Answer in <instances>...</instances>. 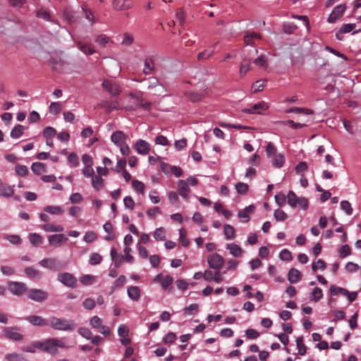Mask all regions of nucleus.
<instances>
[{
	"instance_id": "f704fd0d",
	"label": "nucleus",
	"mask_w": 361,
	"mask_h": 361,
	"mask_svg": "<svg viewBox=\"0 0 361 361\" xmlns=\"http://www.w3.org/2000/svg\"><path fill=\"white\" fill-rule=\"evenodd\" d=\"M44 211L51 214L59 215L63 212L62 208L59 206H47L44 208Z\"/></svg>"
},
{
	"instance_id": "8fccbe9b",
	"label": "nucleus",
	"mask_w": 361,
	"mask_h": 361,
	"mask_svg": "<svg viewBox=\"0 0 361 361\" xmlns=\"http://www.w3.org/2000/svg\"><path fill=\"white\" fill-rule=\"evenodd\" d=\"M253 63L256 64L257 66H259L260 67H263L265 69L267 67V59L264 55H260L258 56Z\"/></svg>"
},
{
	"instance_id": "4d7b16f0",
	"label": "nucleus",
	"mask_w": 361,
	"mask_h": 361,
	"mask_svg": "<svg viewBox=\"0 0 361 361\" xmlns=\"http://www.w3.org/2000/svg\"><path fill=\"white\" fill-rule=\"evenodd\" d=\"M341 208L345 211L348 215H350L353 213V209L350 203L347 200H343L341 202Z\"/></svg>"
},
{
	"instance_id": "e433bc0d",
	"label": "nucleus",
	"mask_w": 361,
	"mask_h": 361,
	"mask_svg": "<svg viewBox=\"0 0 361 361\" xmlns=\"http://www.w3.org/2000/svg\"><path fill=\"white\" fill-rule=\"evenodd\" d=\"M286 113H301L303 114L310 115L312 114V111L309 109L293 107L288 109L285 111Z\"/></svg>"
},
{
	"instance_id": "f03ea898",
	"label": "nucleus",
	"mask_w": 361,
	"mask_h": 361,
	"mask_svg": "<svg viewBox=\"0 0 361 361\" xmlns=\"http://www.w3.org/2000/svg\"><path fill=\"white\" fill-rule=\"evenodd\" d=\"M39 264L47 269H51L54 271H60L63 269L66 264L58 260L55 257L45 258L41 260Z\"/></svg>"
},
{
	"instance_id": "f257e3e1",
	"label": "nucleus",
	"mask_w": 361,
	"mask_h": 361,
	"mask_svg": "<svg viewBox=\"0 0 361 361\" xmlns=\"http://www.w3.org/2000/svg\"><path fill=\"white\" fill-rule=\"evenodd\" d=\"M49 326L58 331H72L75 329V324L73 321L51 317L49 318Z\"/></svg>"
},
{
	"instance_id": "6e6552de",
	"label": "nucleus",
	"mask_w": 361,
	"mask_h": 361,
	"mask_svg": "<svg viewBox=\"0 0 361 361\" xmlns=\"http://www.w3.org/2000/svg\"><path fill=\"white\" fill-rule=\"evenodd\" d=\"M8 289L16 295H20L27 290L25 283L23 282L9 281Z\"/></svg>"
},
{
	"instance_id": "cd10ccee",
	"label": "nucleus",
	"mask_w": 361,
	"mask_h": 361,
	"mask_svg": "<svg viewBox=\"0 0 361 361\" xmlns=\"http://www.w3.org/2000/svg\"><path fill=\"white\" fill-rule=\"evenodd\" d=\"M42 229L47 232H62L64 230L61 225H54L51 224H44Z\"/></svg>"
},
{
	"instance_id": "a19ab883",
	"label": "nucleus",
	"mask_w": 361,
	"mask_h": 361,
	"mask_svg": "<svg viewBox=\"0 0 361 361\" xmlns=\"http://www.w3.org/2000/svg\"><path fill=\"white\" fill-rule=\"evenodd\" d=\"M132 185L135 190L142 195L144 194L145 187L142 182L137 180H134L132 182Z\"/></svg>"
},
{
	"instance_id": "864d4df0",
	"label": "nucleus",
	"mask_w": 361,
	"mask_h": 361,
	"mask_svg": "<svg viewBox=\"0 0 361 361\" xmlns=\"http://www.w3.org/2000/svg\"><path fill=\"white\" fill-rule=\"evenodd\" d=\"M78 333H79V334L81 336L84 337L86 339H91L92 338V333L87 328H85V327H80V328H79L78 329Z\"/></svg>"
},
{
	"instance_id": "2f4dec72",
	"label": "nucleus",
	"mask_w": 361,
	"mask_h": 361,
	"mask_svg": "<svg viewBox=\"0 0 361 361\" xmlns=\"http://www.w3.org/2000/svg\"><path fill=\"white\" fill-rule=\"evenodd\" d=\"M250 69V61L244 59L240 66V75L243 77Z\"/></svg>"
},
{
	"instance_id": "aec40b11",
	"label": "nucleus",
	"mask_w": 361,
	"mask_h": 361,
	"mask_svg": "<svg viewBox=\"0 0 361 361\" xmlns=\"http://www.w3.org/2000/svg\"><path fill=\"white\" fill-rule=\"evenodd\" d=\"M226 249L230 251V253L235 257L241 256L243 253V250L237 244L229 243L226 245Z\"/></svg>"
},
{
	"instance_id": "4468645a",
	"label": "nucleus",
	"mask_w": 361,
	"mask_h": 361,
	"mask_svg": "<svg viewBox=\"0 0 361 361\" xmlns=\"http://www.w3.org/2000/svg\"><path fill=\"white\" fill-rule=\"evenodd\" d=\"M68 238L64 234H54L49 236L48 242L49 245L55 247H59L61 243L66 242Z\"/></svg>"
},
{
	"instance_id": "b1692460",
	"label": "nucleus",
	"mask_w": 361,
	"mask_h": 361,
	"mask_svg": "<svg viewBox=\"0 0 361 361\" xmlns=\"http://www.w3.org/2000/svg\"><path fill=\"white\" fill-rule=\"evenodd\" d=\"M254 210L255 207L253 205H249L244 209L239 211L238 215L240 219H244L245 222H247L250 220V214L252 213Z\"/></svg>"
},
{
	"instance_id": "dca6fc26",
	"label": "nucleus",
	"mask_w": 361,
	"mask_h": 361,
	"mask_svg": "<svg viewBox=\"0 0 361 361\" xmlns=\"http://www.w3.org/2000/svg\"><path fill=\"white\" fill-rule=\"evenodd\" d=\"M126 134L121 130L114 132L111 136V141L118 146L126 142Z\"/></svg>"
},
{
	"instance_id": "7c9ffc66",
	"label": "nucleus",
	"mask_w": 361,
	"mask_h": 361,
	"mask_svg": "<svg viewBox=\"0 0 361 361\" xmlns=\"http://www.w3.org/2000/svg\"><path fill=\"white\" fill-rule=\"evenodd\" d=\"M355 27V24L353 23L343 24L339 30V33H336V38L339 40H341V37H340L341 34L350 32Z\"/></svg>"
},
{
	"instance_id": "412c9836",
	"label": "nucleus",
	"mask_w": 361,
	"mask_h": 361,
	"mask_svg": "<svg viewBox=\"0 0 361 361\" xmlns=\"http://www.w3.org/2000/svg\"><path fill=\"white\" fill-rule=\"evenodd\" d=\"M63 17L69 23H74L78 18L76 13L71 8H65L63 12Z\"/></svg>"
},
{
	"instance_id": "9b49d317",
	"label": "nucleus",
	"mask_w": 361,
	"mask_h": 361,
	"mask_svg": "<svg viewBox=\"0 0 361 361\" xmlns=\"http://www.w3.org/2000/svg\"><path fill=\"white\" fill-rule=\"evenodd\" d=\"M268 109V105L264 102L252 105L250 108L243 109V112L246 114H261L262 111Z\"/></svg>"
},
{
	"instance_id": "603ef678",
	"label": "nucleus",
	"mask_w": 361,
	"mask_h": 361,
	"mask_svg": "<svg viewBox=\"0 0 361 361\" xmlns=\"http://www.w3.org/2000/svg\"><path fill=\"white\" fill-rule=\"evenodd\" d=\"M277 152V149L272 142H268L266 147V153L268 157H274Z\"/></svg>"
},
{
	"instance_id": "a878e982",
	"label": "nucleus",
	"mask_w": 361,
	"mask_h": 361,
	"mask_svg": "<svg viewBox=\"0 0 361 361\" xmlns=\"http://www.w3.org/2000/svg\"><path fill=\"white\" fill-rule=\"evenodd\" d=\"M104 179L100 176H94L92 179V185L95 190L99 191L104 188Z\"/></svg>"
},
{
	"instance_id": "5fc2aeb1",
	"label": "nucleus",
	"mask_w": 361,
	"mask_h": 361,
	"mask_svg": "<svg viewBox=\"0 0 361 361\" xmlns=\"http://www.w3.org/2000/svg\"><path fill=\"white\" fill-rule=\"evenodd\" d=\"M184 312L188 314H193L197 313L199 310V306L196 303L191 304L190 305L184 308Z\"/></svg>"
},
{
	"instance_id": "2eb2a0df",
	"label": "nucleus",
	"mask_w": 361,
	"mask_h": 361,
	"mask_svg": "<svg viewBox=\"0 0 361 361\" xmlns=\"http://www.w3.org/2000/svg\"><path fill=\"white\" fill-rule=\"evenodd\" d=\"M112 5L116 10L124 11L131 8L133 2L131 0H114Z\"/></svg>"
},
{
	"instance_id": "bb28decb",
	"label": "nucleus",
	"mask_w": 361,
	"mask_h": 361,
	"mask_svg": "<svg viewBox=\"0 0 361 361\" xmlns=\"http://www.w3.org/2000/svg\"><path fill=\"white\" fill-rule=\"evenodd\" d=\"M46 165L41 162H34L31 166V170L37 175L46 172Z\"/></svg>"
},
{
	"instance_id": "ddd939ff",
	"label": "nucleus",
	"mask_w": 361,
	"mask_h": 361,
	"mask_svg": "<svg viewBox=\"0 0 361 361\" xmlns=\"http://www.w3.org/2000/svg\"><path fill=\"white\" fill-rule=\"evenodd\" d=\"M134 147L137 152L142 155L147 154L150 150L149 144L145 140L141 139L138 140L135 142Z\"/></svg>"
},
{
	"instance_id": "f8f14e48",
	"label": "nucleus",
	"mask_w": 361,
	"mask_h": 361,
	"mask_svg": "<svg viewBox=\"0 0 361 361\" xmlns=\"http://www.w3.org/2000/svg\"><path fill=\"white\" fill-rule=\"evenodd\" d=\"M25 319L34 326H44L49 325V319H44L38 315H30L25 317Z\"/></svg>"
},
{
	"instance_id": "39448f33",
	"label": "nucleus",
	"mask_w": 361,
	"mask_h": 361,
	"mask_svg": "<svg viewBox=\"0 0 361 361\" xmlns=\"http://www.w3.org/2000/svg\"><path fill=\"white\" fill-rule=\"evenodd\" d=\"M27 297L33 301L42 302L48 298L49 294L43 290L32 288L29 290Z\"/></svg>"
},
{
	"instance_id": "69168bd1",
	"label": "nucleus",
	"mask_w": 361,
	"mask_h": 361,
	"mask_svg": "<svg viewBox=\"0 0 361 361\" xmlns=\"http://www.w3.org/2000/svg\"><path fill=\"white\" fill-rule=\"evenodd\" d=\"M90 324L92 328L97 329L102 324V320L99 317L94 316L90 319Z\"/></svg>"
},
{
	"instance_id": "13d9d810",
	"label": "nucleus",
	"mask_w": 361,
	"mask_h": 361,
	"mask_svg": "<svg viewBox=\"0 0 361 361\" xmlns=\"http://www.w3.org/2000/svg\"><path fill=\"white\" fill-rule=\"evenodd\" d=\"M56 133V130L52 127H46L44 130V136L47 140L52 138Z\"/></svg>"
},
{
	"instance_id": "4be33fe9",
	"label": "nucleus",
	"mask_w": 361,
	"mask_h": 361,
	"mask_svg": "<svg viewBox=\"0 0 361 361\" xmlns=\"http://www.w3.org/2000/svg\"><path fill=\"white\" fill-rule=\"evenodd\" d=\"M127 293L128 296L135 301H137L140 298V290L137 286H129L127 289Z\"/></svg>"
},
{
	"instance_id": "7ed1b4c3",
	"label": "nucleus",
	"mask_w": 361,
	"mask_h": 361,
	"mask_svg": "<svg viewBox=\"0 0 361 361\" xmlns=\"http://www.w3.org/2000/svg\"><path fill=\"white\" fill-rule=\"evenodd\" d=\"M147 89L154 90L153 94L160 95L165 92V87L160 84L159 80L154 77H149L147 80Z\"/></svg>"
},
{
	"instance_id": "ea45409f",
	"label": "nucleus",
	"mask_w": 361,
	"mask_h": 361,
	"mask_svg": "<svg viewBox=\"0 0 361 361\" xmlns=\"http://www.w3.org/2000/svg\"><path fill=\"white\" fill-rule=\"evenodd\" d=\"M299 197L292 191L290 190L287 195V201L290 206L295 207L297 206V202Z\"/></svg>"
},
{
	"instance_id": "5701e85b",
	"label": "nucleus",
	"mask_w": 361,
	"mask_h": 361,
	"mask_svg": "<svg viewBox=\"0 0 361 361\" xmlns=\"http://www.w3.org/2000/svg\"><path fill=\"white\" fill-rule=\"evenodd\" d=\"M154 68V60L152 56H148L145 60L143 72L145 75H149Z\"/></svg>"
},
{
	"instance_id": "0eeeda50",
	"label": "nucleus",
	"mask_w": 361,
	"mask_h": 361,
	"mask_svg": "<svg viewBox=\"0 0 361 361\" xmlns=\"http://www.w3.org/2000/svg\"><path fill=\"white\" fill-rule=\"evenodd\" d=\"M19 330L20 329L17 326L5 327L4 328L3 332L4 336L8 339L20 341L23 339V336L18 332Z\"/></svg>"
},
{
	"instance_id": "393cba45",
	"label": "nucleus",
	"mask_w": 361,
	"mask_h": 361,
	"mask_svg": "<svg viewBox=\"0 0 361 361\" xmlns=\"http://www.w3.org/2000/svg\"><path fill=\"white\" fill-rule=\"evenodd\" d=\"M76 47L86 55H91L95 52V50L90 44H83L80 41L76 42Z\"/></svg>"
},
{
	"instance_id": "37998d69",
	"label": "nucleus",
	"mask_w": 361,
	"mask_h": 361,
	"mask_svg": "<svg viewBox=\"0 0 361 361\" xmlns=\"http://www.w3.org/2000/svg\"><path fill=\"white\" fill-rule=\"evenodd\" d=\"M102 257L98 253H92L90 256L89 262L92 265H96L101 263Z\"/></svg>"
},
{
	"instance_id": "e2e57ef3",
	"label": "nucleus",
	"mask_w": 361,
	"mask_h": 361,
	"mask_svg": "<svg viewBox=\"0 0 361 361\" xmlns=\"http://www.w3.org/2000/svg\"><path fill=\"white\" fill-rule=\"evenodd\" d=\"M279 257L283 261H290L292 259L291 252L288 250L284 249L281 251Z\"/></svg>"
},
{
	"instance_id": "bf43d9fd",
	"label": "nucleus",
	"mask_w": 361,
	"mask_h": 361,
	"mask_svg": "<svg viewBox=\"0 0 361 361\" xmlns=\"http://www.w3.org/2000/svg\"><path fill=\"white\" fill-rule=\"evenodd\" d=\"M37 16L47 21H52L49 12L44 8H41L37 12Z\"/></svg>"
},
{
	"instance_id": "49530a36",
	"label": "nucleus",
	"mask_w": 361,
	"mask_h": 361,
	"mask_svg": "<svg viewBox=\"0 0 361 361\" xmlns=\"http://www.w3.org/2000/svg\"><path fill=\"white\" fill-rule=\"evenodd\" d=\"M281 123L283 125L289 126L293 129L301 128L307 126L305 123H295L292 120L281 121Z\"/></svg>"
},
{
	"instance_id": "473e14b6",
	"label": "nucleus",
	"mask_w": 361,
	"mask_h": 361,
	"mask_svg": "<svg viewBox=\"0 0 361 361\" xmlns=\"http://www.w3.org/2000/svg\"><path fill=\"white\" fill-rule=\"evenodd\" d=\"M23 130L24 126L18 124L11 130V137L14 139L19 138L23 134Z\"/></svg>"
},
{
	"instance_id": "423d86ee",
	"label": "nucleus",
	"mask_w": 361,
	"mask_h": 361,
	"mask_svg": "<svg viewBox=\"0 0 361 361\" xmlns=\"http://www.w3.org/2000/svg\"><path fill=\"white\" fill-rule=\"evenodd\" d=\"M102 87L113 97L118 95L121 92L120 86L116 82L111 80H104Z\"/></svg>"
},
{
	"instance_id": "79ce46f5",
	"label": "nucleus",
	"mask_w": 361,
	"mask_h": 361,
	"mask_svg": "<svg viewBox=\"0 0 361 361\" xmlns=\"http://www.w3.org/2000/svg\"><path fill=\"white\" fill-rule=\"evenodd\" d=\"M274 216L276 221H283L287 219L288 215L284 211L279 209L274 211Z\"/></svg>"
},
{
	"instance_id": "3c124183",
	"label": "nucleus",
	"mask_w": 361,
	"mask_h": 361,
	"mask_svg": "<svg viewBox=\"0 0 361 361\" xmlns=\"http://www.w3.org/2000/svg\"><path fill=\"white\" fill-rule=\"evenodd\" d=\"M153 235L157 240H164L165 239L164 229L162 227L157 228Z\"/></svg>"
},
{
	"instance_id": "20e7f679",
	"label": "nucleus",
	"mask_w": 361,
	"mask_h": 361,
	"mask_svg": "<svg viewBox=\"0 0 361 361\" xmlns=\"http://www.w3.org/2000/svg\"><path fill=\"white\" fill-rule=\"evenodd\" d=\"M207 260L209 267L215 270H220L224 264V259L217 253L208 255Z\"/></svg>"
},
{
	"instance_id": "de8ad7c7",
	"label": "nucleus",
	"mask_w": 361,
	"mask_h": 361,
	"mask_svg": "<svg viewBox=\"0 0 361 361\" xmlns=\"http://www.w3.org/2000/svg\"><path fill=\"white\" fill-rule=\"evenodd\" d=\"M16 172L19 176L25 177L28 173V169L25 165L18 164L16 166Z\"/></svg>"
},
{
	"instance_id": "052dcab7",
	"label": "nucleus",
	"mask_w": 361,
	"mask_h": 361,
	"mask_svg": "<svg viewBox=\"0 0 361 361\" xmlns=\"http://www.w3.org/2000/svg\"><path fill=\"white\" fill-rule=\"evenodd\" d=\"M126 165V160L125 158L120 159L115 169H112V170L116 173H119L121 171L125 170V167Z\"/></svg>"
},
{
	"instance_id": "c85d7f7f",
	"label": "nucleus",
	"mask_w": 361,
	"mask_h": 361,
	"mask_svg": "<svg viewBox=\"0 0 361 361\" xmlns=\"http://www.w3.org/2000/svg\"><path fill=\"white\" fill-rule=\"evenodd\" d=\"M224 233L227 240H233L235 236L234 228L229 224L224 226Z\"/></svg>"
},
{
	"instance_id": "338daca9",
	"label": "nucleus",
	"mask_w": 361,
	"mask_h": 361,
	"mask_svg": "<svg viewBox=\"0 0 361 361\" xmlns=\"http://www.w3.org/2000/svg\"><path fill=\"white\" fill-rule=\"evenodd\" d=\"M339 252L340 257L344 258L351 254V249L349 245H344L340 248Z\"/></svg>"
},
{
	"instance_id": "09e8293b",
	"label": "nucleus",
	"mask_w": 361,
	"mask_h": 361,
	"mask_svg": "<svg viewBox=\"0 0 361 361\" xmlns=\"http://www.w3.org/2000/svg\"><path fill=\"white\" fill-rule=\"evenodd\" d=\"M323 297V293L321 288H315L312 292V298L311 300L317 302Z\"/></svg>"
},
{
	"instance_id": "4c0bfd02",
	"label": "nucleus",
	"mask_w": 361,
	"mask_h": 361,
	"mask_svg": "<svg viewBox=\"0 0 361 361\" xmlns=\"http://www.w3.org/2000/svg\"><path fill=\"white\" fill-rule=\"evenodd\" d=\"M284 161V156L281 154H277L274 156L272 164L277 168H281L283 165Z\"/></svg>"
},
{
	"instance_id": "72a5a7b5",
	"label": "nucleus",
	"mask_w": 361,
	"mask_h": 361,
	"mask_svg": "<svg viewBox=\"0 0 361 361\" xmlns=\"http://www.w3.org/2000/svg\"><path fill=\"white\" fill-rule=\"evenodd\" d=\"M29 240L30 243L35 246H38L43 242V238L37 233H30L29 235Z\"/></svg>"
},
{
	"instance_id": "6e6d98bb",
	"label": "nucleus",
	"mask_w": 361,
	"mask_h": 361,
	"mask_svg": "<svg viewBox=\"0 0 361 361\" xmlns=\"http://www.w3.org/2000/svg\"><path fill=\"white\" fill-rule=\"evenodd\" d=\"M97 238L96 233L94 231H87L84 235L83 240L87 243H92Z\"/></svg>"
},
{
	"instance_id": "0e129e2a",
	"label": "nucleus",
	"mask_w": 361,
	"mask_h": 361,
	"mask_svg": "<svg viewBox=\"0 0 361 361\" xmlns=\"http://www.w3.org/2000/svg\"><path fill=\"white\" fill-rule=\"evenodd\" d=\"M123 203L126 208L133 210L135 207V202L131 196H126L123 199Z\"/></svg>"
},
{
	"instance_id": "f3484780",
	"label": "nucleus",
	"mask_w": 361,
	"mask_h": 361,
	"mask_svg": "<svg viewBox=\"0 0 361 361\" xmlns=\"http://www.w3.org/2000/svg\"><path fill=\"white\" fill-rule=\"evenodd\" d=\"M178 193L180 194V195H181L183 197H184L185 199H188V193L190 191L189 186H188V183L184 180H179L178 181Z\"/></svg>"
},
{
	"instance_id": "58836bf2",
	"label": "nucleus",
	"mask_w": 361,
	"mask_h": 361,
	"mask_svg": "<svg viewBox=\"0 0 361 361\" xmlns=\"http://www.w3.org/2000/svg\"><path fill=\"white\" fill-rule=\"evenodd\" d=\"M214 54V50L212 49L211 51H209L207 49H204V51L200 52L197 55V60L198 61H205L207 59L212 57L213 54Z\"/></svg>"
},
{
	"instance_id": "680f3d73",
	"label": "nucleus",
	"mask_w": 361,
	"mask_h": 361,
	"mask_svg": "<svg viewBox=\"0 0 361 361\" xmlns=\"http://www.w3.org/2000/svg\"><path fill=\"white\" fill-rule=\"evenodd\" d=\"M83 12L85 13V17L87 20L91 22V24L93 25L95 22V19L94 15L91 10L86 8L85 7H82Z\"/></svg>"
},
{
	"instance_id": "a211bd4d",
	"label": "nucleus",
	"mask_w": 361,
	"mask_h": 361,
	"mask_svg": "<svg viewBox=\"0 0 361 361\" xmlns=\"http://www.w3.org/2000/svg\"><path fill=\"white\" fill-rule=\"evenodd\" d=\"M14 185L11 186L5 183L0 184V195L9 197L13 196L14 194Z\"/></svg>"
},
{
	"instance_id": "1a4fd4ad",
	"label": "nucleus",
	"mask_w": 361,
	"mask_h": 361,
	"mask_svg": "<svg viewBox=\"0 0 361 361\" xmlns=\"http://www.w3.org/2000/svg\"><path fill=\"white\" fill-rule=\"evenodd\" d=\"M57 279L63 285L71 288L75 287L77 282L76 278L73 274L67 272L59 274Z\"/></svg>"
},
{
	"instance_id": "9d476101",
	"label": "nucleus",
	"mask_w": 361,
	"mask_h": 361,
	"mask_svg": "<svg viewBox=\"0 0 361 361\" xmlns=\"http://www.w3.org/2000/svg\"><path fill=\"white\" fill-rule=\"evenodd\" d=\"M345 9L346 6L345 4H340L336 6L332 11L331 13L329 15L328 18V22L331 23H335L343 16Z\"/></svg>"
},
{
	"instance_id": "774afa93",
	"label": "nucleus",
	"mask_w": 361,
	"mask_h": 361,
	"mask_svg": "<svg viewBox=\"0 0 361 361\" xmlns=\"http://www.w3.org/2000/svg\"><path fill=\"white\" fill-rule=\"evenodd\" d=\"M312 268L313 271H316L319 269L324 270L326 268V263L324 260L319 259L317 262L312 264Z\"/></svg>"
},
{
	"instance_id": "c03bdc74",
	"label": "nucleus",
	"mask_w": 361,
	"mask_h": 361,
	"mask_svg": "<svg viewBox=\"0 0 361 361\" xmlns=\"http://www.w3.org/2000/svg\"><path fill=\"white\" fill-rule=\"evenodd\" d=\"M255 39H260V35L257 33L247 34L244 37V41L246 44L251 45L253 43Z\"/></svg>"
},
{
	"instance_id": "c756f323",
	"label": "nucleus",
	"mask_w": 361,
	"mask_h": 361,
	"mask_svg": "<svg viewBox=\"0 0 361 361\" xmlns=\"http://www.w3.org/2000/svg\"><path fill=\"white\" fill-rule=\"evenodd\" d=\"M25 273L27 277L30 279H39L41 278V272L32 267H26L25 269Z\"/></svg>"
},
{
	"instance_id": "a18cd8bd",
	"label": "nucleus",
	"mask_w": 361,
	"mask_h": 361,
	"mask_svg": "<svg viewBox=\"0 0 361 361\" xmlns=\"http://www.w3.org/2000/svg\"><path fill=\"white\" fill-rule=\"evenodd\" d=\"M237 192L240 195H245L248 190V185L242 182H238L235 185Z\"/></svg>"
},
{
	"instance_id": "c9c22d12",
	"label": "nucleus",
	"mask_w": 361,
	"mask_h": 361,
	"mask_svg": "<svg viewBox=\"0 0 361 361\" xmlns=\"http://www.w3.org/2000/svg\"><path fill=\"white\" fill-rule=\"evenodd\" d=\"M296 345L297 348L298 350V354L300 355H305L307 352V347L303 343V338L302 337H298L296 339Z\"/></svg>"
},
{
	"instance_id": "6ab92c4d",
	"label": "nucleus",
	"mask_w": 361,
	"mask_h": 361,
	"mask_svg": "<svg viewBox=\"0 0 361 361\" xmlns=\"http://www.w3.org/2000/svg\"><path fill=\"white\" fill-rule=\"evenodd\" d=\"M302 277L301 273L296 269L292 268L288 273V280L291 283H295L298 282Z\"/></svg>"
}]
</instances>
